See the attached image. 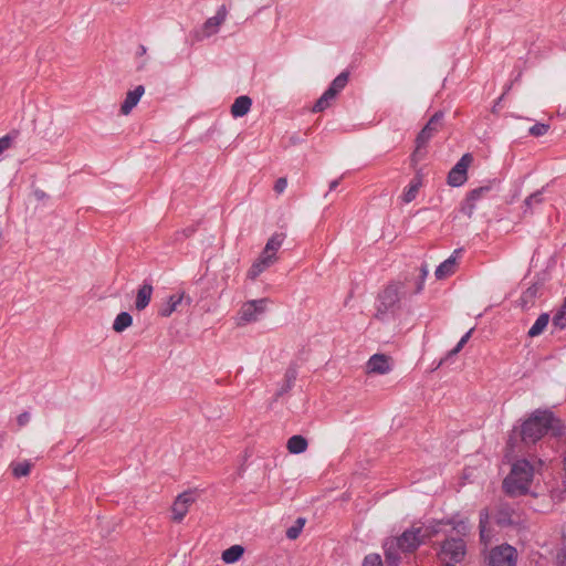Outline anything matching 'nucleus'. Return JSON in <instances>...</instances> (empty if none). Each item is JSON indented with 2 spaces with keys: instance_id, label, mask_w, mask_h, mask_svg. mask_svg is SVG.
Returning <instances> with one entry per match:
<instances>
[{
  "instance_id": "f257e3e1",
  "label": "nucleus",
  "mask_w": 566,
  "mask_h": 566,
  "mask_svg": "<svg viewBox=\"0 0 566 566\" xmlns=\"http://www.w3.org/2000/svg\"><path fill=\"white\" fill-rule=\"evenodd\" d=\"M563 424L548 410H536L526 419L521 429L522 440L526 443H535L544 434L551 431L554 436L562 434Z\"/></svg>"
},
{
  "instance_id": "f03ea898",
  "label": "nucleus",
  "mask_w": 566,
  "mask_h": 566,
  "mask_svg": "<svg viewBox=\"0 0 566 566\" xmlns=\"http://www.w3.org/2000/svg\"><path fill=\"white\" fill-rule=\"evenodd\" d=\"M543 461H536V464H531L527 460H518L513 463L510 474L503 482L505 492L510 495L525 494L532 483L537 467H542Z\"/></svg>"
},
{
  "instance_id": "7ed1b4c3",
  "label": "nucleus",
  "mask_w": 566,
  "mask_h": 566,
  "mask_svg": "<svg viewBox=\"0 0 566 566\" xmlns=\"http://www.w3.org/2000/svg\"><path fill=\"white\" fill-rule=\"evenodd\" d=\"M442 525V521L413 524L396 539V545L402 552H413L424 543L426 539L437 535L441 531Z\"/></svg>"
},
{
  "instance_id": "20e7f679",
  "label": "nucleus",
  "mask_w": 566,
  "mask_h": 566,
  "mask_svg": "<svg viewBox=\"0 0 566 566\" xmlns=\"http://www.w3.org/2000/svg\"><path fill=\"white\" fill-rule=\"evenodd\" d=\"M284 241V234L275 233L266 242L260 256L252 263L248 271V277L255 280L261 273L273 265L277 261L276 253L282 247Z\"/></svg>"
},
{
  "instance_id": "39448f33",
  "label": "nucleus",
  "mask_w": 566,
  "mask_h": 566,
  "mask_svg": "<svg viewBox=\"0 0 566 566\" xmlns=\"http://www.w3.org/2000/svg\"><path fill=\"white\" fill-rule=\"evenodd\" d=\"M403 285L399 282L388 285L378 296L376 317L388 319L399 310L403 294Z\"/></svg>"
},
{
  "instance_id": "423d86ee",
  "label": "nucleus",
  "mask_w": 566,
  "mask_h": 566,
  "mask_svg": "<svg viewBox=\"0 0 566 566\" xmlns=\"http://www.w3.org/2000/svg\"><path fill=\"white\" fill-rule=\"evenodd\" d=\"M268 302V298H259L244 302L237 314V325L244 326L261 319V317L266 312Z\"/></svg>"
},
{
  "instance_id": "0eeeda50",
  "label": "nucleus",
  "mask_w": 566,
  "mask_h": 566,
  "mask_svg": "<svg viewBox=\"0 0 566 566\" xmlns=\"http://www.w3.org/2000/svg\"><path fill=\"white\" fill-rule=\"evenodd\" d=\"M443 114L441 112L436 113L421 129L416 139V149L412 154V161H418L421 155V148L433 137V135L440 129L442 125Z\"/></svg>"
},
{
  "instance_id": "6e6552de",
  "label": "nucleus",
  "mask_w": 566,
  "mask_h": 566,
  "mask_svg": "<svg viewBox=\"0 0 566 566\" xmlns=\"http://www.w3.org/2000/svg\"><path fill=\"white\" fill-rule=\"evenodd\" d=\"M489 566H516L517 551L509 544L499 545L490 551Z\"/></svg>"
},
{
  "instance_id": "1a4fd4ad",
  "label": "nucleus",
  "mask_w": 566,
  "mask_h": 566,
  "mask_svg": "<svg viewBox=\"0 0 566 566\" xmlns=\"http://www.w3.org/2000/svg\"><path fill=\"white\" fill-rule=\"evenodd\" d=\"M228 17V9L224 4L220 6L216 14L206 20L199 31L195 32V39L202 41L219 32L220 27L226 22Z\"/></svg>"
},
{
  "instance_id": "9d476101",
  "label": "nucleus",
  "mask_w": 566,
  "mask_h": 566,
  "mask_svg": "<svg viewBox=\"0 0 566 566\" xmlns=\"http://www.w3.org/2000/svg\"><path fill=\"white\" fill-rule=\"evenodd\" d=\"M472 156L464 154L448 174V185L452 187L462 186L468 178V168L472 163Z\"/></svg>"
},
{
  "instance_id": "9b49d317",
  "label": "nucleus",
  "mask_w": 566,
  "mask_h": 566,
  "mask_svg": "<svg viewBox=\"0 0 566 566\" xmlns=\"http://www.w3.org/2000/svg\"><path fill=\"white\" fill-rule=\"evenodd\" d=\"M464 555L465 544L462 538L447 539L441 546L440 556L443 560L459 563Z\"/></svg>"
},
{
  "instance_id": "f8f14e48",
  "label": "nucleus",
  "mask_w": 566,
  "mask_h": 566,
  "mask_svg": "<svg viewBox=\"0 0 566 566\" xmlns=\"http://www.w3.org/2000/svg\"><path fill=\"white\" fill-rule=\"evenodd\" d=\"M193 502L195 495L192 492L179 494L172 505V520L175 522H181Z\"/></svg>"
},
{
  "instance_id": "ddd939ff",
  "label": "nucleus",
  "mask_w": 566,
  "mask_h": 566,
  "mask_svg": "<svg viewBox=\"0 0 566 566\" xmlns=\"http://www.w3.org/2000/svg\"><path fill=\"white\" fill-rule=\"evenodd\" d=\"M367 371L385 375L391 370L389 358L386 355L375 354L367 361Z\"/></svg>"
},
{
  "instance_id": "4468645a",
  "label": "nucleus",
  "mask_w": 566,
  "mask_h": 566,
  "mask_svg": "<svg viewBox=\"0 0 566 566\" xmlns=\"http://www.w3.org/2000/svg\"><path fill=\"white\" fill-rule=\"evenodd\" d=\"M186 302L188 305L191 303V298L185 294V292L171 295L167 303L161 306L159 310V315L164 317L170 316L174 312L178 310V306Z\"/></svg>"
},
{
  "instance_id": "2eb2a0df",
  "label": "nucleus",
  "mask_w": 566,
  "mask_h": 566,
  "mask_svg": "<svg viewBox=\"0 0 566 566\" xmlns=\"http://www.w3.org/2000/svg\"><path fill=\"white\" fill-rule=\"evenodd\" d=\"M459 253L460 250H454L453 253L437 268L434 272L437 280H443L454 273Z\"/></svg>"
},
{
  "instance_id": "dca6fc26",
  "label": "nucleus",
  "mask_w": 566,
  "mask_h": 566,
  "mask_svg": "<svg viewBox=\"0 0 566 566\" xmlns=\"http://www.w3.org/2000/svg\"><path fill=\"white\" fill-rule=\"evenodd\" d=\"M144 93L145 88L143 85H138L133 91H129L126 95L125 101L122 104L120 112L124 115H128L132 112V109L138 104Z\"/></svg>"
},
{
  "instance_id": "f3484780",
  "label": "nucleus",
  "mask_w": 566,
  "mask_h": 566,
  "mask_svg": "<svg viewBox=\"0 0 566 566\" xmlns=\"http://www.w3.org/2000/svg\"><path fill=\"white\" fill-rule=\"evenodd\" d=\"M252 106V99L247 95H241L237 97L231 105V115L234 118L243 117L247 115Z\"/></svg>"
},
{
  "instance_id": "a211bd4d",
  "label": "nucleus",
  "mask_w": 566,
  "mask_h": 566,
  "mask_svg": "<svg viewBox=\"0 0 566 566\" xmlns=\"http://www.w3.org/2000/svg\"><path fill=\"white\" fill-rule=\"evenodd\" d=\"M296 377H297L296 366L290 365L284 374V381L275 394L276 398L283 396L284 394L289 392L292 389V387L294 386V382L296 380Z\"/></svg>"
},
{
  "instance_id": "6ab92c4d",
  "label": "nucleus",
  "mask_w": 566,
  "mask_h": 566,
  "mask_svg": "<svg viewBox=\"0 0 566 566\" xmlns=\"http://www.w3.org/2000/svg\"><path fill=\"white\" fill-rule=\"evenodd\" d=\"M153 286L149 283H144L137 292L135 306L138 311L146 308L151 300Z\"/></svg>"
},
{
  "instance_id": "aec40b11",
  "label": "nucleus",
  "mask_w": 566,
  "mask_h": 566,
  "mask_svg": "<svg viewBox=\"0 0 566 566\" xmlns=\"http://www.w3.org/2000/svg\"><path fill=\"white\" fill-rule=\"evenodd\" d=\"M422 186V178L419 174L415 176V178L410 181L408 188L405 190L402 195V201L409 203L413 201L418 195L420 187Z\"/></svg>"
},
{
  "instance_id": "412c9836",
  "label": "nucleus",
  "mask_w": 566,
  "mask_h": 566,
  "mask_svg": "<svg viewBox=\"0 0 566 566\" xmlns=\"http://www.w3.org/2000/svg\"><path fill=\"white\" fill-rule=\"evenodd\" d=\"M286 448L290 451V453H293V454L303 453L307 449V440L303 436H300V434L292 436L287 440Z\"/></svg>"
},
{
  "instance_id": "4be33fe9",
  "label": "nucleus",
  "mask_w": 566,
  "mask_h": 566,
  "mask_svg": "<svg viewBox=\"0 0 566 566\" xmlns=\"http://www.w3.org/2000/svg\"><path fill=\"white\" fill-rule=\"evenodd\" d=\"M244 553V548L241 545H232L222 553V560L226 564H233L238 562Z\"/></svg>"
},
{
  "instance_id": "5701e85b",
  "label": "nucleus",
  "mask_w": 566,
  "mask_h": 566,
  "mask_svg": "<svg viewBox=\"0 0 566 566\" xmlns=\"http://www.w3.org/2000/svg\"><path fill=\"white\" fill-rule=\"evenodd\" d=\"M133 324V317L127 312L119 313L113 323V329L117 333L124 332L126 328H128Z\"/></svg>"
},
{
  "instance_id": "b1692460",
  "label": "nucleus",
  "mask_w": 566,
  "mask_h": 566,
  "mask_svg": "<svg viewBox=\"0 0 566 566\" xmlns=\"http://www.w3.org/2000/svg\"><path fill=\"white\" fill-rule=\"evenodd\" d=\"M32 467L33 463L29 460H24L22 462H12L10 464L13 476L18 479L29 475Z\"/></svg>"
},
{
  "instance_id": "393cba45",
  "label": "nucleus",
  "mask_w": 566,
  "mask_h": 566,
  "mask_svg": "<svg viewBox=\"0 0 566 566\" xmlns=\"http://www.w3.org/2000/svg\"><path fill=\"white\" fill-rule=\"evenodd\" d=\"M548 322H549L548 314H546V313L541 314L537 317V319L535 321V323L532 325V327L528 329V336L536 337V336L541 335L544 332V329L546 328Z\"/></svg>"
},
{
  "instance_id": "a878e982",
  "label": "nucleus",
  "mask_w": 566,
  "mask_h": 566,
  "mask_svg": "<svg viewBox=\"0 0 566 566\" xmlns=\"http://www.w3.org/2000/svg\"><path fill=\"white\" fill-rule=\"evenodd\" d=\"M335 97L336 95L327 88L313 106V112L318 113L325 111L329 107Z\"/></svg>"
},
{
  "instance_id": "bb28decb",
  "label": "nucleus",
  "mask_w": 566,
  "mask_h": 566,
  "mask_svg": "<svg viewBox=\"0 0 566 566\" xmlns=\"http://www.w3.org/2000/svg\"><path fill=\"white\" fill-rule=\"evenodd\" d=\"M348 82V73L342 72L337 75L333 82L331 83L328 90L332 91L336 96L337 94L345 88Z\"/></svg>"
},
{
  "instance_id": "cd10ccee",
  "label": "nucleus",
  "mask_w": 566,
  "mask_h": 566,
  "mask_svg": "<svg viewBox=\"0 0 566 566\" xmlns=\"http://www.w3.org/2000/svg\"><path fill=\"white\" fill-rule=\"evenodd\" d=\"M489 520H490V514L488 512V510H482L480 512V523H479V527H480V536H481V541L483 542H488L490 539V533L488 531V523H489Z\"/></svg>"
},
{
  "instance_id": "c85d7f7f",
  "label": "nucleus",
  "mask_w": 566,
  "mask_h": 566,
  "mask_svg": "<svg viewBox=\"0 0 566 566\" xmlns=\"http://www.w3.org/2000/svg\"><path fill=\"white\" fill-rule=\"evenodd\" d=\"M305 525V518L298 517L292 526L286 530V537L289 539H296Z\"/></svg>"
},
{
  "instance_id": "c756f323",
  "label": "nucleus",
  "mask_w": 566,
  "mask_h": 566,
  "mask_svg": "<svg viewBox=\"0 0 566 566\" xmlns=\"http://www.w3.org/2000/svg\"><path fill=\"white\" fill-rule=\"evenodd\" d=\"M448 524H452V527L453 530L462 535V536H465L467 534H469L471 527L470 525L468 524L467 521L464 520H460V521H451V522H448Z\"/></svg>"
},
{
  "instance_id": "7c9ffc66",
  "label": "nucleus",
  "mask_w": 566,
  "mask_h": 566,
  "mask_svg": "<svg viewBox=\"0 0 566 566\" xmlns=\"http://www.w3.org/2000/svg\"><path fill=\"white\" fill-rule=\"evenodd\" d=\"M511 522V509L509 506L501 507L496 515V523L499 525H507Z\"/></svg>"
},
{
  "instance_id": "2f4dec72",
  "label": "nucleus",
  "mask_w": 566,
  "mask_h": 566,
  "mask_svg": "<svg viewBox=\"0 0 566 566\" xmlns=\"http://www.w3.org/2000/svg\"><path fill=\"white\" fill-rule=\"evenodd\" d=\"M472 332H473V328H471L469 332H467L462 337L461 339L459 340V343L457 344V346L451 349L449 353H448V356L446 359H448L449 357L451 356H454L457 355L462 348L463 346L468 343V340L470 339L471 335H472Z\"/></svg>"
},
{
  "instance_id": "473e14b6",
  "label": "nucleus",
  "mask_w": 566,
  "mask_h": 566,
  "mask_svg": "<svg viewBox=\"0 0 566 566\" xmlns=\"http://www.w3.org/2000/svg\"><path fill=\"white\" fill-rule=\"evenodd\" d=\"M392 545H394V542L390 545H389V543L385 544V556H386V560L390 565H397L399 556H398L397 552L392 548Z\"/></svg>"
},
{
  "instance_id": "72a5a7b5",
  "label": "nucleus",
  "mask_w": 566,
  "mask_h": 566,
  "mask_svg": "<svg viewBox=\"0 0 566 566\" xmlns=\"http://www.w3.org/2000/svg\"><path fill=\"white\" fill-rule=\"evenodd\" d=\"M548 129H549L548 124L536 123L528 129V132L532 136L539 137V136L545 135L548 132Z\"/></svg>"
},
{
  "instance_id": "f704fd0d",
  "label": "nucleus",
  "mask_w": 566,
  "mask_h": 566,
  "mask_svg": "<svg viewBox=\"0 0 566 566\" xmlns=\"http://www.w3.org/2000/svg\"><path fill=\"white\" fill-rule=\"evenodd\" d=\"M554 325L563 328L566 325V297L560 311L553 318Z\"/></svg>"
},
{
  "instance_id": "c9c22d12",
  "label": "nucleus",
  "mask_w": 566,
  "mask_h": 566,
  "mask_svg": "<svg viewBox=\"0 0 566 566\" xmlns=\"http://www.w3.org/2000/svg\"><path fill=\"white\" fill-rule=\"evenodd\" d=\"M490 191V187H479L469 192L468 198L473 201H478Z\"/></svg>"
},
{
  "instance_id": "e433bc0d",
  "label": "nucleus",
  "mask_w": 566,
  "mask_h": 566,
  "mask_svg": "<svg viewBox=\"0 0 566 566\" xmlns=\"http://www.w3.org/2000/svg\"><path fill=\"white\" fill-rule=\"evenodd\" d=\"M474 210H475V201L470 200L467 197L465 200L462 202V206H461L462 213H464L467 217L471 218L473 216V213H474Z\"/></svg>"
},
{
  "instance_id": "4c0bfd02",
  "label": "nucleus",
  "mask_w": 566,
  "mask_h": 566,
  "mask_svg": "<svg viewBox=\"0 0 566 566\" xmlns=\"http://www.w3.org/2000/svg\"><path fill=\"white\" fill-rule=\"evenodd\" d=\"M542 193H543V189L528 196L524 201L525 207L531 208L534 203H536V205L541 203L543 200Z\"/></svg>"
},
{
  "instance_id": "58836bf2",
  "label": "nucleus",
  "mask_w": 566,
  "mask_h": 566,
  "mask_svg": "<svg viewBox=\"0 0 566 566\" xmlns=\"http://www.w3.org/2000/svg\"><path fill=\"white\" fill-rule=\"evenodd\" d=\"M381 558L377 554H369L364 558L363 566H381Z\"/></svg>"
},
{
  "instance_id": "ea45409f",
  "label": "nucleus",
  "mask_w": 566,
  "mask_h": 566,
  "mask_svg": "<svg viewBox=\"0 0 566 566\" xmlns=\"http://www.w3.org/2000/svg\"><path fill=\"white\" fill-rule=\"evenodd\" d=\"M12 144V138L10 136H3L0 138V155L9 149Z\"/></svg>"
},
{
  "instance_id": "a19ab883",
  "label": "nucleus",
  "mask_w": 566,
  "mask_h": 566,
  "mask_svg": "<svg viewBox=\"0 0 566 566\" xmlns=\"http://www.w3.org/2000/svg\"><path fill=\"white\" fill-rule=\"evenodd\" d=\"M286 186H287V180L286 178H279L274 185V190L277 192V193H282L285 189H286Z\"/></svg>"
},
{
  "instance_id": "79ce46f5",
  "label": "nucleus",
  "mask_w": 566,
  "mask_h": 566,
  "mask_svg": "<svg viewBox=\"0 0 566 566\" xmlns=\"http://www.w3.org/2000/svg\"><path fill=\"white\" fill-rule=\"evenodd\" d=\"M31 419V416L29 412H22L18 416L17 422L20 427L25 426Z\"/></svg>"
},
{
  "instance_id": "37998d69",
  "label": "nucleus",
  "mask_w": 566,
  "mask_h": 566,
  "mask_svg": "<svg viewBox=\"0 0 566 566\" xmlns=\"http://www.w3.org/2000/svg\"><path fill=\"white\" fill-rule=\"evenodd\" d=\"M558 563H559V566H566V548L559 553Z\"/></svg>"
},
{
  "instance_id": "c03bdc74",
  "label": "nucleus",
  "mask_w": 566,
  "mask_h": 566,
  "mask_svg": "<svg viewBox=\"0 0 566 566\" xmlns=\"http://www.w3.org/2000/svg\"><path fill=\"white\" fill-rule=\"evenodd\" d=\"M429 273V269H428V265L427 264H423L420 269V279L422 280V282H424L427 275Z\"/></svg>"
},
{
  "instance_id": "a18cd8bd",
  "label": "nucleus",
  "mask_w": 566,
  "mask_h": 566,
  "mask_svg": "<svg viewBox=\"0 0 566 566\" xmlns=\"http://www.w3.org/2000/svg\"><path fill=\"white\" fill-rule=\"evenodd\" d=\"M146 52H147V48L143 44H140L138 48H137V51H136V55L138 57H142L144 55H146Z\"/></svg>"
},
{
  "instance_id": "49530a36",
  "label": "nucleus",
  "mask_w": 566,
  "mask_h": 566,
  "mask_svg": "<svg viewBox=\"0 0 566 566\" xmlns=\"http://www.w3.org/2000/svg\"><path fill=\"white\" fill-rule=\"evenodd\" d=\"M338 184H339V180H338V179L333 180V181L329 184V190L332 191V190L336 189V187L338 186Z\"/></svg>"
},
{
  "instance_id": "de8ad7c7",
  "label": "nucleus",
  "mask_w": 566,
  "mask_h": 566,
  "mask_svg": "<svg viewBox=\"0 0 566 566\" xmlns=\"http://www.w3.org/2000/svg\"><path fill=\"white\" fill-rule=\"evenodd\" d=\"M423 283H424V282H422V280L420 279V282L418 283V285H417V290H416V292H417V293H419V292H421V291H422V289H423Z\"/></svg>"
},
{
  "instance_id": "09e8293b",
  "label": "nucleus",
  "mask_w": 566,
  "mask_h": 566,
  "mask_svg": "<svg viewBox=\"0 0 566 566\" xmlns=\"http://www.w3.org/2000/svg\"><path fill=\"white\" fill-rule=\"evenodd\" d=\"M146 62H147V60L142 61V62L138 64V70L144 69V67H145V65H146Z\"/></svg>"
},
{
  "instance_id": "8fccbe9b",
  "label": "nucleus",
  "mask_w": 566,
  "mask_h": 566,
  "mask_svg": "<svg viewBox=\"0 0 566 566\" xmlns=\"http://www.w3.org/2000/svg\"><path fill=\"white\" fill-rule=\"evenodd\" d=\"M526 293H527V294H531V295H533V294H534V292H533L531 289H530V290H527V292H526Z\"/></svg>"
}]
</instances>
